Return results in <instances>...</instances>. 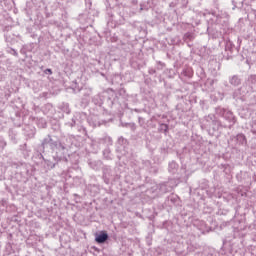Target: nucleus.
<instances>
[{
	"instance_id": "1",
	"label": "nucleus",
	"mask_w": 256,
	"mask_h": 256,
	"mask_svg": "<svg viewBox=\"0 0 256 256\" xmlns=\"http://www.w3.org/2000/svg\"><path fill=\"white\" fill-rule=\"evenodd\" d=\"M107 239H109V235L105 231H101L95 237L96 243H105V241H107Z\"/></svg>"
},
{
	"instance_id": "2",
	"label": "nucleus",
	"mask_w": 256,
	"mask_h": 256,
	"mask_svg": "<svg viewBox=\"0 0 256 256\" xmlns=\"http://www.w3.org/2000/svg\"><path fill=\"white\" fill-rule=\"evenodd\" d=\"M45 73H48L49 75H53V71L49 68L45 70Z\"/></svg>"
},
{
	"instance_id": "3",
	"label": "nucleus",
	"mask_w": 256,
	"mask_h": 256,
	"mask_svg": "<svg viewBox=\"0 0 256 256\" xmlns=\"http://www.w3.org/2000/svg\"><path fill=\"white\" fill-rule=\"evenodd\" d=\"M185 37H187V39H192L193 35H191L190 33L185 34Z\"/></svg>"
}]
</instances>
